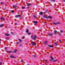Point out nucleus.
Instances as JSON below:
<instances>
[{"label": "nucleus", "mask_w": 65, "mask_h": 65, "mask_svg": "<svg viewBox=\"0 0 65 65\" xmlns=\"http://www.w3.org/2000/svg\"><path fill=\"white\" fill-rule=\"evenodd\" d=\"M43 60H44L45 62H46V63H47V61H46V59H44Z\"/></svg>", "instance_id": "5701e85b"}, {"label": "nucleus", "mask_w": 65, "mask_h": 65, "mask_svg": "<svg viewBox=\"0 0 65 65\" xmlns=\"http://www.w3.org/2000/svg\"><path fill=\"white\" fill-rule=\"evenodd\" d=\"M13 7L15 8H17V7H18V6H16L15 5H14L13 6Z\"/></svg>", "instance_id": "f3484780"}, {"label": "nucleus", "mask_w": 65, "mask_h": 65, "mask_svg": "<svg viewBox=\"0 0 65 65\" xmlns=\"http://www.w3.org/2000/svg\"><path fill=\"white\" fill-rule=\"evenodd\" d=\"M34 23H35V24H34V25H36V24L38 23V22L36 21H34Z\"/></svg>", "instance_id": "6e6552de"}, {"label": "nucleus", "mask_w": 65, "mask_h": 65, "mask_svg": "<svg viewBox=\"0 0 65 65\" xmlns=\"http://www.w3.org/2000/svg\"><path fill=\"white\" fill-rule=\"evenodd\" d=\"M12 53H17V52L16 51H15L14 50V51H13L12 52Z\"/></svg>", "instance_id": "a211bd4d"}, {"label": "nucleus", "mask_w": 65, "mask_h": 65, "mask_svg": "<svg viewBox=\"0 0 65 65\" xmlns=\"http://www.w3.org/2000/svg\"><path fill=\"white\" fill-rule=\"evenodd\" d=\"M61 35H62V34H61V33H59V36H61Z\"/></svg>", "instance_id": "c85d7f7f"}, {"label": "nucleus", "mask_w": 65, "mask_h": 65, "mask_svg": "<svg viewBox=\"0 0 65 65\" xmlns=\"http://www.w3.org/2000/svg\"><path fill=\"white\" fill-rule=\"evenodd\" d=\"M39 14L41 15H43V12H40L39 13Z\"/></svg>", "instance_id": "9d476101"}, {"label": "nucleus", "mask_w": 65, "mask_h": 65, "mask_svg": "<svg viewBox=\"0 0 65 65\" xmlns=\"http://www.w3.org/2000/svg\"><path fill=\"white\" fill-rule=\"evenodd\" d=\"M49 47H52V46L51 45H49Z\"/></svg>", "instance_id": "f704fd0d"}, {"label": "nucleus", "mask_w": 65, "mask_h": 65, "mask_svg": "<svg viewBox=\"0 0 65 65\" xmlns=\"http://www.w3.org/2000/svg\"><path fill=\"white\" fill-rule=\"evenodd\" d=\"M43 65H44V64H43Z\"/></svg>", "instance_id": "13d9d810"}, {"label": "nucleus", "mask_w": 65, "mask_h": 65, "mask_svg": "<svg viewBox=\"0 0 65 65\" xmlns=\"http://www.w3.org/2000/svg\"><path fill=\"white\" fill-rule=\"evenodd\" d=\"M1 41V40L0 39V42Z\"/></svg>", "instance_id": "6e6d98bb"}, {"label": "nucleus", "mask_w": 65, "mask_h": 65, "mask_svg": "<svg viewBox=\"0 0 65 65\" xmlns=\"http://www.w3.org/2000/svg\"><path fill=\"white\" fill-rule=\"evenodd\" d=\"M31 38L33 39V40H36L37 38V36L36 35H33L31 37Z\"/></svg>", "instance_id": "f257e3e1"}, {"label": "nucleus", "mask_w": 65, "mask_h": 65, "mask_svg": "<svg viewBox=\"0 0 65 65\" xmlns=\"http://www.w3.org/2000/svg\"><path fill=\"white\" fill-rule=\"evenodd\" d=\"M1 4H3V2H2L1 3Z\"/></svg>", "instance_id": "ea45409f"}, {"label": "nucleus", "mask_w": 65, "mask_h": 65, "mask_svg": "<svg viewBox=\"0 0 65 65\" xmlns=\"http://www.w3.org/2000/svg\"><path fill=\"white\" fill-rule=\"evenodd\" d=\"M48 43V42H47V41H45L44 42V44H45V45H46V44H47Z\"/></svg>", "instance_id": "0eeeda50"}, {"label": "nucleus", "mask_w": 65, "mask_h": 65, "mask_svg": "<svg viewBox=\"0 0 65 65\" xmlns=\"http://www.w3.org/2000/svg\"><path fill=\"white\" fill-rule=\"evenodd\" d=\"M60 33H63V30H61V31H60Z\"/></svg>", "instance_id": "c756f323"}, {"label": "nucleus", "mask_w": 65, "mask_h": 65, "mask_svg": "<svg viewBox=\"0 0 65 65\" xmlns=\"http://www.w3.org/2000/svg\"><path fill=\"white\" fill-rule=\"evenodd\" d=\"M29 65V64H28V65Z\"/></svg>", "instance_id": "bf43d9fd"}, {"label": "nucleus", "mask_w": 65, "mask_h": 65, "mask_svg": "<svg viewBox=\"0 0 65 65\" xmlns=\"http://www.w3.org/2000/svg\"><path fill=\"white\" fill-rule=\"evenodd\" d=\"M31 32L28 33V35H30L31 34Z\"/></svg>", "instance_id": "4c0bfd02"}, {"label": "nucleus", "mask_w": 65, "mask_h": 65, "mask_svg": "<svg viewBox=\"0 0 65 65\" xmlns=\"http://www.w3.org/2000/svg\"><path fill=\"white\" fill-rule=\"evenodd\" d=\"M59 41L60 43H61L62 42V41H61V40H59Z\"/></svg>", "instance_id": "e433bc0d"}, {"label": "nucleus", "mask_w": 65, "mask_h": 65, "mask_svg": "<svg viewBox=\"0 0 65 65\" xmlns=\"http://www.w3.org/2000/svg\"><path fill=\"white\" fill-rule=\"evenodd\" d=\"M31 43L34 46H36V43L34 42H32Z\"/></svg>", "instance_id": "f03ea898"}, {"label": "nucleus", "mask_w": 65, "mask_h": 65, "mask_svg": "<svg viewBox=\"0 0 65 65\" xmlns=\"http://www.w3.org/2000/svg\"><path fill=\"white\" fill-rule=\"evenodd\" d=\"M5 50H6H6H7V47H6L5 48Z\"/></svg>", "instance_id": "7c9ffc66"}, {"label": "nucleus", "mask_w": 65, "mask_h": 65, "mask_svg": "<svg viewBox=\"0 0 65 65\" xmlns=\"http://www.w3.org/2000/svg\"><path fill=\"white\" fill-rule=\"evenodd\" d=\"M50 58L52 60H54V58H53V57L51 55L50 56Z\"/></svg>", "instance_id": "1a4fd4ad"}, {"label": "nucleus", "mask_w": 65, "mask_h": 65, "mask_svg": "<svg viewBox=\"0 0 65 65\" xmlns=\"http://www.w3.org/2000/svg\"><path fill=\"white\" fill-rule=\"evenodd\" d=\"M33 57H36V56H35V55H34Z\"/></svg>", "instance_id": "de8ad7c7"}, {"label": "nucleus", "mask_w": 65, "mask_h": 65, "mask_svg": "<svg viewBox=\"0 0 65 65\" xmlns=\"http://www.w3.org/2000/svg\"><path fill=\"white\" fill-rule=\"evenodd\" d=\"M56 45H58V44L57 43H56V44H55Z\"/></svg>", "instance_id": "79ce46f5"}, {"label": "nucleus", "mask_w": 65, "mask_h": 65, "mask_svg": "<svg viewBox=\"0 0 65 65\" xmlns=\"http://www.w3.org/2000/svg\"><path fill=\"white\" fill-rule=\"evenodd\" d=\"M47 34L48 35H49V36H52L53 35V34H51L50 33H47Z\"/></svg>", "instance_id": "423d86ee"}, {"label": "nucleus", "mask_w": 65, "mask_h": 65, "mask_svg": "<svg viewBox=\"0 0 65 65\" xmlns=\"http://www.w3.org/2000/svg\"><path fill=\"white\" fill-rule=\"evenodd\" d=\"M18 40L20 41V42H22V40H21V39H18Z\"/></svg>", "instance_id": "2eb2a0df"}, {"label": "nucleus", "mask_w": 65, "mask_h": 65, "mask_svg": "<svg viewBox=\"0 0 65 65\" xmlns=\"http://www.w3.org/2000/svg\"><path fill=\"white\" fill-rule=\"evenodd\" d=\"M51 1H53V2H55V0H51Z\"/></svg>", "instance_id": "c9c22d12"}, {"label": "nucleus", "mask_w": 65, "mask_h": 65, "mask_svg": "<svg viewBox=\"0 0 65 65\" xmlns=\"http://www.w3.org/2000/svg\"><path fill=\"white\" fill-rule=\"evenodd\" d=\"M2 64V62H0V65H1Z\"/></svg>", "instance_id": "a18cd8bd"}, {"label": "nucleus", "mask_w": 65, "mask_h": 65, "mask_svg": "<svg viewBox=\"0 0 65 65\" xmlns=\"http://www.w3.org/2000/svg\"><path fill=\"white\" fill-rule=\"evenodd\" d=\"M5 35H6V36H9V35L7 34H6Z\"/></svg>", "instance_id": "393cba45"}, {"label": "nucleus", "mask_w": 65, "mask_h": 65, "mask_svg": "<svg viewBox=\"0 0 65 65\" xmlns=\"http://www.w3.org/2000/svg\"><path fill=\"white\" fill-rule=\"evenodd\" d=\"M5 39L6 40H8L9 39V37H7L5 38Z\"/></svg>", "instance_id": "dca6fc26"}, {"label": "nucleus", "mask_w": 65, "mask_h": 65, "mask_svg": "<svg viewBox=\"0 0 65 65\" xmlns=\"http://www.w3.org/2000/svg\"><path fill=\"white\" fill-rule=\"evenodd\" d=\"M15 25H17V23H15Z\"/></svg>", "instance_id": "49530a36"}, {"label": "nucleus", "mask_w": 65, "mask_h": 65, "mask_svg": "<svg viewBox=\"0 0 65 65\" xmlns=\"http://www.w3.org/2000/svg\"><path fill=\"white\" fill-rule=\"evenodd\" d=\"M21 17V15H20L19 14H18L15 16V18H19V17Z\"/></svg>", "instance_id": "20e7f679"}, {"label": "nucleus", "mask_w": 65, "mask_h": 65, "mask_svg": "<svg viewBox=\"0 0 65 65\" xmlns=\"http://www.w3.org/2000/svg\"><path fill=\"white\" fill-rule=\"evenodd\" d=\"M21 61L22 62H24V61H23V60L22 59L21 60Z\"/></svg>", "instance_id": "58836bf2"}, {"label": "nucleus", "mask_w": 65, "mask_h": 65, "mask_svg": "<svg viewBox=\"0 0 65 65\" xmlns=\"http://www.w3.org/2000/svg\"><path fill=\"white\" fill-rule=\"evenodd\" d=\"M51 6H52L51 7H53V6H52V5H50V7H51Z\"/></svg>", "instance_id": "72a5a7b5"}, {"label": "nucleus", "mask_w": 65, "mask_h": 65, "mask_svg": "<svg viewBox=\"0 0 65 65\" xmlns=\"http://www.w3.org/2000/svg\"><path fill=\"white\" fill-rule=\"evenodd\" d=\"M21 8L22 9H25V7H22Z\"/></svg>", "instance_id": "412c9836"}, {"label": "nucleus", "mask_w": 65, "mask_h": 65, "mask_svg": "<svg viewBox=\"0 0 65 65\" xmlns=\"http://www.w3.org/2000/svg\"><path fill=\"white\" fill-rule=\"evenodd\" d=\"M44 18H46V19H47V17H46V15H44Z\"/></svg>", "instance_id": "aec40b11"}, {"label": "nucleus", "mask_w": 65, "mask_h": 65, "mask_svg": "<svg viewBox=\"0 0 65 65\" xmlns=\"http://www.w3.org/2000/svg\"><path fill=\"white\" fill-rule=\"evenodd\" d=\"M4 9L5 10V11H7V8H5Z\"/></svg>", "instance_id": "6ab92c4d"}, {"label": "nucleus", "mask_w": 65, "mask_h": 65, "mask_svg": "<svg viewBox=\"0 0 65 65\" xmlns=\"http://www.w3.org/2000/svg\"><path fill=\"white\" fill-rule=\"evenodd\" d=\"M56 43H57L55 42L54 43V44H56Z\"/></svg>", "instance_id": "09e8293b"}, {"label": "nucleus", "mask_w": 65, "mask_h": 65, "mask_svg": "<svg viewBox=\"0 0 65 65\" xmlns=\"http://www.w3.org/2000/svg\"><path fill=\"white\" fill-rule=\"evenodd\" d=\"M53 24L54 25H57V24H60L61 23L60 22H58L56 23L55 22H54Z\"/></svg>", "instance_id": "7ed1b4c3"}, {"label": "nucleus", "mask_w": 65, "mask_h": 65, "mask_svg": "<svg viewBox=\"0 0 65 65\" xmlns=\"http://www.w3.org/2000/svg\"><path fill=\"white\" fill-rule=\"evenodd\" d=\"M26 32H29V30H28V29H26Z\"/></svg>", "instance_id": "a878e982"}, {"label": "nucleus", "mask_w": 65, "mask_h": 65, "mask_svg": "<svg viewBox=\"0 0 65 65\" xmlns=\"http://www.w3.org/2000/svg\"><path fill=\"white\" fill-rule=\"evenodd\" d=\"M4 26V24H3L2 25H0V27H3Z\"/></svg>", "instance_id": "f8f14e48"}, {"label": "nucleus", "mask_w": 65, "mask_h": 65, "mask_svg": "<svg viewBox=\"0 0 65 65\" xmlns=\"http://www.w3.org/2000/svg\"><path fill=\"white\" fill-rule=\"evenodd\" d=\"M20 46H22V45L21 44L20 45Z\"/></svg>", "instance_id": "3c124183"}, {"label": "nucleus", "mask_w": 65, "mask_h": 65, "mask_svg": "<svg viewBox=\"0 0 65 65\" xmlns=\"http://www.w3.org/2000/svg\"><path fill=\"white\" fill-rule=\"evenodd\" d=\"M10 57L11 58H14V59H15L16 57H14V56H12V55H10Z\"/></svg>", "instance_id": "39448f33"}, {"label": "nucleus", "mask_w": 65, "mask_h": 65, "mask_svg": "<svg viewBox=\"0 0 65 65\" xmlns=\"http://www.w3.org/2000/svg\"><path fill=\"white\" fill-rule=\"evenodd\" d=\"M58 61V59H56L55 60H54L53 62H56V61Z\"/></svg>", "instance_id": "cd10ccee"}, {"label": "nucleus", "mask_w": 65, "mask_h": 65, "mask_svg": "<svg viewBox=\"0 0 65 65\" xmlns=\"http://www.w3.org/2000/svg\"><path fill=\"white\" fill-rule=\"evenodd\" d=\"M14 51H18V50H17V49H15Z\"/></svg>", "instance_id": "c03bdc74"}, {"label": "nucleus", "mask_w": 65, "mask_h": 65, "mask_svg": "<svg viewBox=\"0 0 65 65\" xmlns=\"http://www.w3.org/2000/svg\"><path fill=\"white\" fill-rule=\"evenodd\" d=\"M47 12V11H45V13H46Z\"/></svg>", "instance_id": "5fc2aeb1"}, {"label": "nucleus", "mask_w": 65, "mask_h": 65, "mask_svg": "<svg viewBox=\"0 0 65 65\" xmlns=\"http://www.w3.org/2000/svg\"><path fill=\"white\" fill-rule=\"evenodd\" d=\"M50 61L51 62H52V60H50Z\"/></svg>", "instance_id": "864d4df0"}, {"label": "nucleus", "mask_w": 65, "mask_h": 65, "mask_svg": "<svg viewBox=\"0 0 65 65\" xmlns=\"http://www.w3.org/2000/svg\"><path fill=\"white\" fill-rule=\"evenodd\" d=\"M57 31L56 30H55L54 31V34H57Z\"/></svg>", "instance_id": "4468645a"}, {"label": "nucleus", "mask_w": 65, "mask_h": 65, "mask_svg": "<svg viewBox=\"0 0 65 65\" xmlns=\"http://www.w3.org/2000/svg\"><path fill=\"white\" fill-rule=\"evenodd\" d=\"M63 2H65V0H63Z\"/></svg>", "instance_id": "603ef678"}, {"label": "nucleus", "mask_w": 65, "mask_h": 65, "mask_svg": "<svg viewBox=\"0 0 65 65\" xmlns=\"http://www.w3.org/2000/svg\"><path fill=\"white\" fill-rule=\"evenodd\" d=\"M11 12H14V10H12L11 11Z\"/></svg>", "instance_id": "473e14b6"}, {"label": "nucleus", "mask_w": 65, "mask_h": 65, "mask_svg": "<svg viewBox=\"0 0 65 65\" xmlns=\"http://www.w3.org/2000/svg\"><path fill=\"white\" fill-rule=\"evenodd\" d=\"M47 18H48L49 19H52V17L51 16H49L47 17Z\"/></svg>", "instance_id": "ddd939ff"}, {"label": "nucleus", "mask_w": 65, "mask_h": 65, "mask_svg": "<svg viewBox=\"0 0 65 65\" xmlns=\"http://www.w3.org/2000/svg\"><path fill=\"white\" fill-rule=\"evenodd\" d=\"M27 6H30V5H31V4H30V3H28L27 4Z\"/></svg>", "instance_id": "4be33fe9"}, {"label": "nucleus", "mask_w": 65, "mask_h": 65, "mask_svg": "<svg viewBox=\"0 0 65 65\" xmlns=\"http://www.w3.org/2000/svg\"><path fill=\"white\" fill-rule=\"evenodd\" d=\"M15 5H18V4H16Z\"/></svg>", "instance_id": "4d7b16f0"}, {"label": "nucleus", "mask_w": 65, "mask_h": 65, "mask_svg": "<svg viewBox=\"0 0 65 65\" xmlns=\"http://www.w3.org/2000/svg\"><path fill=\"white\" fill-rule=\"evenodd\" d=\"M30 8V7L29 6H28L27 7V9H29Z\"/></svg>", "instance_id": "a19ab883"}, {"label": "nucleus", "mask_w": 65, "mask_h": 65, "mask_svg": "<svg viewBox=\"0 0 65 65\" xmlns=\"http://www.w3.org/2000/svg\"><path fill=\"white\" fill-rule=\"evenodd\" d=\"M33 16L35 18H37L36 16L35 15H34Z\"/></svg>", "instance_id": "bb28decb"}, {"label": "nucleus", "mask_w": 65, "mask_h": 65, "mask_svg": "<svg viewBox=\"0 0 65 65\" xmlns=\"http://www.w3.org/2000/svg\"><path fill=\"white\" fill-rule=\"evenodd\" d=\"M18 43H19V42H17V44H18Z\"/></svg>", "instance_id": "8fccbe9b"}, {"label": "nucleus", "mask_w": 65, "mask_h": 65, "mask_svg": "<svg viewBox=\"0 0 65 65\" xmlns=\"http://www.w3.org/2000/svg\"><path fill=\"white\" fill-rule=\"evenodd\" d=\"M11 34H13V32H11Z\"/></svg>", "instance_id": "37998d69"}, {"label": "nucleus", "mask_w": 65, "mask_h": 65, "mask_svg": "<svg viewBox=\"0 0 65 65\" xmlns=\"http://www.w3.org/2000/svg\"><path fill=\"white\" fill-rule=\"evenodd\" d=\"M1 20H4L5 19V18L4 17H1Z\"/></svg>", "instance_id": "9b49d317"}, {"label": "nucleus", "mask_w": 65, "mask_h": 65, "mask_svg": "<svg viewBox=\"0 0 65 65\" xmlns=\"http://www.w3.org/2000/svg\"><path fill=\"white\" fill-rule=\"evenodd\" d=\"M25 36H23L22 37V39H25Z\"/></svg>", "instance_id": "2f4dec72"}, {"label": "nucleus", "mask_w": 65, "mask_h": 65, "mask_svg": "<svg viewBox=\"0 0 65 65\" xmlns=\"http://www.w3.org/2000/svg\"><path fill=\"white\" fill-rule=\"evenodd\" d=\"M7 52L8 53H11V52L10 51H7Z\"/></svg>", "instance_id": "b1692460"}]
</instances>
